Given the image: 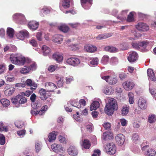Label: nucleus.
I'll list each match as a JSON object with an SVG mask.
<instances>
[{"instance_id":"f257e3e1","label":"nucleus","mask_w":156,"mask_h":156,"mask_svg":"<svg viewBox=\"0 0 156 156\" xmlns=\"http://www.w3.org/2000/svg\"><path fill=\"white\" fill-rule=\"evenodd\" d=\"M118 108L116 100L113 98L109 100L108 103L106 105L105 111L107 114L112 115L114 110H117Z\"/></svg>"},{"instance_id":"f03ea898","label":"nucleus","mask_w":156,"mask_h":156,"mask_svg":"<svg viewBox=\"0 0 156 156\" xmlns=\"http://www.w3.org/2000/svg\"><path fill=\"white\" fill-rule=\"evenodd\" d=\"M9 59L12 63L18 66L23 65L26 62L25 57L18 54L11 55Z\"/></svg>"},{"instance_id":"7ed1b4c3","label":"nucleus","mask_w":156,"mask_h":156,"mask_svg":"<svg viewBox=\"0 0 156 156\" xmlns=\"http://www.w3.org/2000/svg\"><path fill=\"white\" fill-rule=\"evenodd\" d=\"M106 152L108 154H114L116 152V147L115 144L111 143L107 144L105 147Z\"/></svg>"},{"instance_id":"20e7f679","label":"nucleus","mask_w":156,"mask_h":156,"mask_svg":"<svg viewBox=\"0 0 156 156\" xmlns=\"http://www.w3.org/2000/svg\"><path fill=\"white\" fill-rule=\"evenodd\" d=\"M149 42L145 41L139 42L138 43L133 42L132 45L133 48L139 50L140 47H143L144 48H146L147 45L149 44Z\"/></svg>"},{"instance_id":"39448f33","label":"nucleus","mask_w":156,"mask_h":156,"mask_svg":"<svg viewBox=\"0 0 156 156\" xmlns=\"http://www.w3.org/2000/svg\"><path fill=\"white\" fill-rule=\"evenodd\" d=\"M67 63L69 65L73 66H77L80 63V59L76 57H71L67 59Z\"/></svg>"},{"instance_id":"423d86ee","label":"nucleus","mask_w":156,"mask_h":156,"mask_svg":"<svg viewBox=\"0 0 156 156\" xmlns=\"http://www.w3.org/2000/svg\"><path fill=\"white\" fill-rule=\"evenodd\" d=\"M129 54L128 60L130 62H134L137 59L138 55L135 51H132L129 52Z\"/></svg>"},{"instance_id":"0eeeda50","label":"nucleus","mask_w":156,"mask_h":156,"mask_svg":"<svg viewBox=\"0 0 156 156\" xmlns=\"http://www.w3.org/2000/svg\"><path fill=\"white\" fill-rule=\"evenodd\" d=\"M16 36L19 39L23 40L24 38H28L29 36V33L27 30H23L20 31Z\"/></svg>"},{"instance_id":"6e6552de","label":"nucleus","mask_w":156,"mask_h":156,"mask_svg":"<svg viewBox=\"0 0 156 156\" xmlns=\"http://www.w3.org/2000/svg\"><path fill=\"white\" fill-rule=\"evenodd\" d=\"M136 29L140 31H147L149 29V26L146 23H139L136 25Z\"/></svg>"},{"instance_id":"1a4fd4ad","label":"nucleus","mask_w":156,"mask_h":156,"mask_svg":"<svg viewBox=\"0 0 156 156\" xmlns=\"http://www.w3.org/2000/svg\"><path fill=\"white\" fill-rule=\"evenodd\" d=\"M45 87L48 92L54 91L57 88V86L54 83L51 82H47L45 84Z\"/></svg>"},{"instance_id":"9d476101","label":"nucleus","mask_w":156,"mask_h":156,"mask_svg":"<svg viewBox=\"0 0 156 156\" xmlns=\"http://www.w3.org/2000/svg\"><path fill=\"white\" fill-rule=\"evenodd\" d=\"M147 101L144 98L140 97L138 101V106L142 109H145L147 108Z\"/></svg>"},{"instance_id":"9b49d317","label":"nucleus","mask_w":156,"mask_h":156,"mask_svg":"<svg viewBox=\"0 0 156 156\" xmlns=\"http://www.w3.org/2000/svg\"><path fill=\"white\" fill-rule=\"evenodd\" d=\"M122 85L124 88L127 90H132L134 87V83L129 81H127L124 82Z\"/></svg>"},{"instance_id":"f8f14e48","label":"nucleus","mask_w":156,"mask_h":156,"mask_svg":"<svg viewBox=\"0 0 156 156\" xmlns=\"http://www.w3.org/2000/svg\"><path fill=\"white\" fill-rule=\"evenodd\" d=\"M25 83L27 86L33 87H31L30 88L32 91L36 90L37 87V84L35 82H33L30 79H27L25 81Z\"/></svg>"},{"instance_id":"ddd939ff","label":"nucleus","mask_w":156,"mask_h":156,"mask_svg":"<svg viewBox=\"0 0 156 156\" xmlns=\"http://www.w3.org/2000/svg\"><path fill=\"white\" fill-rule=\"evenodd\" d=\"M68 154L72 156L76 155L78 153V150L74 146H70L67 149Z\"/></svg>"},{"instance_id":"4468645a","label":"nucleus","mask_w":156,"mask_h":156,"mask_svg":"<svg viewBox=\"0 0 156 156\" xmlns=\"http://www.w3.org/2000/svg\"><path fill=\"white\" fill-rule=\"evenodd\" d=\"M125 137L122 134H119L115 136L116 141L119 145H122L125 140Z\"/></svg>"},{"instance_id":"2eb2a0df","label":"nucleus","mask_w":156,"mask_h":156,"mask_svg":"<svg viewBox=\"0 0 156 156\" xmlns=\"http://www.w3.org/2000/svg\"><path fill=\"white\" fill-rule=\"evenodd\" d=\"M52 58L58 63L62 62L63 59V57L62 54L58 52L54 53L52 55Z\"/></svg>"},{"instance_id":"dca6fc26","label":"nucleus","mask_w":156,"mask_h":156,"mask_svg":"<svg viewBox=\"0 0 156 156\" xmlns=\"http://www.w3.org/2000/svg\"><path fill=\"white\" fill-rule=\"evenodd\" d=\"M39 23L38 22L34 21L29 22L28 24L29 28L33 30H35L37 29L39 26Z\"/></svg>"},{"instance_id":"f3484780","label":"nucleus","mask_w":156,"mask_h":156,"mask_svg":"<svg viewBox=\"0 0 156 156\" xmlns=\"http://www.w3.org/2000/svg\"><path fill=\"white\" fill-rule=\"evenodd\" d=\"M39 94L40 95V98L42 100H45L48 98L46 90L43 88L41 89L39 91Z\"/></svg>"},{"instance_id":"a211bd4d","label":"nucleus","mask_w":156,"mask_h":156,"mask_svg":"<svg viewBox=\"0 0 156 156\" xmlns=\"http://www.w3.org/2000/svg\"><path fill=\"white\" fill-rule=\"evenodd\" d=\"M112 35V34L110 33L100 34L96 37V38L97 40L105 39L111 37Z\"/></svg>"},{"instance_id":"6ab92c4d","label":"nucleus","mask_w":156,"mask_h":156,"mask_svg":"<svg viewBox=\"0 0 156 156\" xmlns=\"http://www.w3.org/2000/svg\"><path fill=\"white\" fill-rule=\"evenodd\" d=\"M147 72L148 76L151 80L154 81H156V77L152 69H148Z\"/></svg>"},{"instance_id":"aec40b11","label":"nucleus","mask_w":156,"mask_h":156,"mask_svg":"<svg viewBox=\"0 0 156 156\" xmlns=\"http://www.w3.org/2000/svg\"><path fill=\"white\" fill-rule=\"evenodd\" d=\"M84 49L87 52L92 53L95 51L97 50V48L94 46L88 45L85 46Z\"/></svg>"},{"instance_id":"412c9836","label":"nucleus","mask_w":156,"mask_h":156,"mask_svg":"<svg viewBox=\"0 0 156 156\" xmlns=\"http://www.w3.org/2000/svg\"><path fill=\"white\" fill-rule=\"evenodd\" d=\"M113 137V133L110 131H107L103 133V139L105 140H107L108 138H112Z\"/></svg>"},{"instance_id":"4be33fe9","label":"nucleus","mask_w":156,"mask_h":156,"mask_svg":"<svg viewBox=\"0 0 156 156\" xmlns=\"http://www.w3.org/2000/svg\"><path fill=\"white\" fill-rule=\"evenodd\" d=\"M99 105L100 104L98 101H94L90 106V110L91 111L94 110H96L99 107Z\"/></svg>"},{"instance_id":"5701e85b","label":"nucleus","mask_w":156,"mask_h":156,"mask_svg":"<svg viewBox=\"0 0 156 156\" xmlns=\"http://www.w3.org/2000/svg\"><path fill=\"white\" fill-rule=\"evenodd\" d=\"M41 48L43 55L44 56L48 55L51 52L50 49L46 45H43Z\"/></svg>"},{"instance_id":"b1692460","label":"nucleus","mask_w":156,"mask_h":156,"mask_svg":"<svg viewBox=\"0 0 156 156\" xmlns=\"http://www.w3.org/2000/svg\"><path fill=\"white\" fill-rule=\"evenodd\" d=\"M53 38V41L56 43L60 44L63 41L62 36L60 35H55Z\"/></svg>"},{"instance_id":"393cba45","label":"nucleus","mask_w":156,"mask_h":156,"mask_svg":"<svg viewBox=\"0 0 156 156\" xmlns=\"http://www.w3.org/2000/svg\"><path fill=\"white\" fill-rule=\"evenodd\" d=\"M15 90V89L13 87L10 88L5 90L4 94L6 96H10L12 94Z\"/></svg>"},{"instance_id":"a878e982","label":"nucleus","mask_w":156,"mask_h":156,"mask_svg":"<svg viewBox=\"0 0 156 156\" xmlns=\"http://www.w3.org/2000/svg\"><path fill=\"white\" fill-rule=\"evenodd\" d=\"M144 153L145 155L147 156H154L155 155L156 152L154 149L150 148L147 150Z\"/></svg>"},{"instance_id":"bb28decb","label":"nucleus","mask_w":156,"mask_h":156,"mask_svg":"<svg viewBox=\"0 0 156 156\" xmlns=\"http://www.w3.org/2000/svg\"><path fill=\"white\" fill-rule=\"evenodd\" d=\"M69 103L73 106L75 107L78 108H81V106L79 102L76 101V100L70 101Z\"/></svg>"},{"instance_id":"cd10ccee","label":"nucleus","mask_w":156,"mask_h":156,"mask_svg":"<svg viewBox=\"0 0 156 156\" xmlns=\"http://www.w3.org/2000/svg\"><path fill=\"white\" fill-rule=\"evenodd\" d=\"M49 138L48 141L50 142H51L55 140L56 137V135L55 134V132L53 131L51 133H49L48 136Z\"/></svg>"},{"instance_id":"c85d7f7f","label":"nucleus","mask_w":156,"mask_h":156,"mask_svg":"<svg viewBox=\"0 0 156 156\" xmlns=\"http://www.w3.org/2000/svg\"><path fill=\"white\" fill-rule=\"evenodd\" d=\"M0 102L2 105L5 107L9 106L10 104V101L5 98H3L1 100Z\"/></svg>"},{"instance_id":"c756f323","label":"nucleus","mask_w":156,"mask_h":156,"mask_svg":"<svg viewBox=\"0 0 156 156\" xmlns=\"http://www.w3.org/2000/svg\"><path fill=\"white\" fill-rule=\"evenodd\" d=\"M59 30L64 33L67 32L69 30V27L65 25H62L58 27Z\"/></svg>"},{"instance_id":"7c9ffc66","label":"nucleus","mask_w":156,"mask_h":156,"mask_svg":"<svg viewBox=\"0 0 156 156\" xmlns=\"http://www.w3.org/2000/svg\"><path fill=\"white\" fill-rule=\"evenodd\" d=\"M129 112V106L125 105L122 108L121 113L122 115H125L127 114Z\"/></svg>"},{"instance_id":"2f4dec72","label":"nucleus","mask_w":156,"mask_h":156,"mask_svg":"<svg viewBox=\"0 0 156 156\" xmlns=\"http://www.w3.org/2000/svg\"><path fill=\"white\" fill-rule=\"evenodd\" d=\"M83 144L84 148L86 149H89L91 146L90 143L88 139H85Z\"/></svg>"},{"instance_id":"473e14b6","label":"nucleus","mask_w":156,"mask_h":156,"mask_svg":"<svg viewBox=\"0 0 156 156\" xmlns=\"http://www.w3.org/2000/svg\"><path fill=\"white\" fill-rule=\"evenodd\" d=\"M19 104H22L25 103L27 101L26 98L23 95L19 94Z\"/></svg>"},{"instance_id":"72a5a7b5","label":"nucleus","mask_w":156,"mask_h":156,"mask_svg":"<svg viewBox=\"0 0 156 156\" xmlns=\"http://www.w3.org/2000/svg\"><path fill=\"white\" fill-rule=\"evenodd\" d=\"M14 34V30L11 28H8L7 30V34L10 37H13Z\"/></svg>"},{"instance_id":"f704fd0d","label":"nucleus","mask_w":156,"mask_h":156,"mask_svg":"<svg viewBox=\"0 0 156 156\" xmlns=\"http://www.w3.org/2000/svg\"><path fill=\"white\" fill-rule=\"evenodd\" d=\"M126 20L127 22H131L134 21L133 12H131L128 15Z\"/></svg>"},{"instance_id":"c9c22d12","label":"nucleus","mask_w":156,"mask_h":156,"mask_svg":"<svg viewBox=\"0 0 156 156\" xmlns=\"http://www.w3.org/2000/svg\"><path fill=\"white\" fill-rule=\"evenodd\" d=\"M70 0H63L62 5L65 9H67L70 6Z\"/></svg>"},{"instance_id":"e433bc0d","label":"nucleus","mask_w":156,"mask_h":156,"mask_svg":"<svg viewBox=\"0 0 156 156\" xmlns=\"http://www.w3.org/2000/svg\"><path fill=\"white\" fill-rule=\"evenodd\" d=\"M129 102L130 104H133L134 102V96L133 93L129 92L128 94Z\"/></svg>"},{"instance_id":"4c0bfd02","label":"nucleus","mask_w":156,"mask_h":156,"mask_svg":"<svg viewBox=\"0 0 156 156\" xmlns=\"http://www.w3.org/2000/svg\"><path fill=\"white\" fill-rule=\"evenodd\" d=\"M105 50L106 51H108L111 52H113L115 51L117 49L113 47H110L108 46L105 48Z\"/></svg>"},{"instance_id":"58836bf2","label":"nucleus","mask_w":156,"mask_h":156,"mask_svg":"<svg viewBox=\"0 0 156 156\" xmlns=\"http://www.w3.org/2000/svg\"><path fill=\"white\" fill-rule=\"evenodd\" d=\"M30 71L28 66H24V68H22L20 71V72L22 74H26L28 73Z\"/></svg>"},{"instance_id":"ea45409f","label":"nucleus","mask_w":156,"mask_h":156,"mask_svg":"<svg viewBox=\"0 0 156 156\" xmlns=\"http://www.w3.org/2000/svg\"><path fill=\"white\" fill-rule=\"evenodd\" d=\"M148 122L152 123L155 122L156 120V116L155 115H149L148 118Z\"/></svg>"},{"instance_id":"a19ab883","label":"nucleus","mask_w":156,"mask_h":156,"mask_svg":"<svg viewBox=\"0 0 156 156\" xmlns=\"http://www.w3.org/2000/svg\"><path fill=\"white\" fill-rule=\"evenodd\" d=\"M109 59V57L108 55H104L102 58L101 62L104 64H106L108 62Z\"/></svg>"},{"instance_id":"79ce46f5","label":"nucleus","mask_w":156,"mask_h":156,"mask_svg":"<svg viewBox=\"0 0 156 156\" xmlns=\"http://www.w3.org/2000/svg\"><path fill=\"white\" fill-rule=\"evenodd\" d=\"M66 83V84H69L73 80V78L72 76H69L65 78Z\"/></svg>"},{"instance_id":"37998d69","label":"nucleus","mask_w":156,"mask_h":156,"mask_svg":"<svg viewBox=\"0 0 156 156\" xmlns=\"http://www.w3.org/2000/svg\"><path fill=\"white\" fill-rule=\"evenodd\" d=\"M117 80L116 78L110 77L109 81V83L111 85L115 84L117 82Z\"/></svg>"},{"instance_id":"c03bdc74","label":"nucleus","mask_w":156,"mask_h":156,"mask_svg":"<svg viewBox=\"0 0 156 156\" xmlns=\"http://www.w3.org/2000/svg\"><path fill=\"white\" fill-rule=\"evenodd\" d=\"M79 113L78 112H76V114L73 115V116L74 119L76 121L80 122L82 120V119L79 115Z\"/></svg>"},{"instance_id":"a18cd8bd","label":"nucleus","mask_w":156,"mask_h":156,"mask_svg":"<svg viewBox=\"0 0 156 156\" xmlns=\"http://www.w3.org/2000/svg\"><path fill=\"white\" fill-rule=\"evenodd\" d=\"M5 143V137L2 134H0V144L1 145L4 144Z\"/></svg>"},{"instance_id":"49530a36","label":"nucleus","mask_w":156,"mask_h":156,"mask_svg":"<svg viewBox=\"0 0 156 156\" xmlns=\"http://www.w3.org/2000/svg\"><path fill=\"white\" fill-rule=\"evenodd\" d=\"M19 94L16 96L14 98H12L11 99V101L12 103L15 105L17 104L18 103H19Z\"/></svg>"},{"instance_id":"de8ad7c7","label":"nucleus","mask_w":156,"mask_h":156,"mask_svg":"<svg viewBox=\"0 0 156 156\" xmlns=\"http://www.w3.org/2000/svg\"><path fill=\"white\" fill-rule=\"evenodd\" d=\"M63 78L61 77L58 79L57 84L59 87H61L63 86Z\"/></svg>"},{"instance_id":"09e8293b","label":"nucleus","mask_w":156,"mask_h":156,"mask_svg":"<svg viewBox=\"0 0 156 156\" xmlns=\"http://www.w3.org/2000/svg\"><path fill=\"white\" fill-rule=\"evenodd\" d=\"M35 147L36 152H39L41 149V146L38 143H36L35 144Z\"/></svg>"},{"instance_id":"8fccbe9b","label":"nucleus","mask_w":156,"mask_h":156,"mask_svg":"<svg viewBox=\"0 0 156 156\" xmlns=\"http://www.w3.org/2000/svg\"><path fill=\"white\" fill-rule=\"evenodd\" d=\"M93 0H80L81 4L83 7L87 3L91 4Z\"/></svg>"},{"instance_id":"3c124183","label":"nucleus","mask_w":156,"mask_h":156,"mask_svg":"<svg viewBox=\"0 0 156 156\" xmlns=\"http://www.w3.org/2000/svg\"><path fill=\"white\" fill-rule=\"evenodd\" d=\"M101 77L102 79L105 80L107 82L109 83L110 76H104L103 75V73H102L101 75Z\"/></svg>"},{"instance_id":"603ef678","label":"nucleus","mask_w":156,"mask_h":156,"mask_svg":"<svg viewBox=\"0 0 156 156\" xmlns=\"http://www.w3.org/2000/svg\"><path fill=\"white\" fill-rule=\"evenodd\" d=\"M57 66L55 65H52L49 66L48 69L49 71L53 72L57 68Z\"/></svg>"},{"instance_id":"864d4df0","label":"nucleus","mask_w":156,"mask_h":156,"mask_svg":"<svg viewBox=\"0 0 156 156\" xmlns=\"http://www.w3.org/2000/svg\"><path fill=\"white\" fill-rule=\"evenodd\" d=\"M98 58H94L90 62L91 64L94 65H97L98 64Z\"/></svg>"},{"instance_id":"5fc2aeb1","label":"nucleus","mask_w":156,"mask_h":156,"mask_svg":"<svg viewBox=\"0 0 156 156\" xmlns=\"http://www.w3.org/2000/svg\"><path fill=\"white\" fill-rule=\"evenodd\" d=\"M56 147H57L56 148V150H55V152L56 153H58V152H61L62 151H63V148L61 145L58 144V146H57Z\"/></svg>"},{"instance_id":"6e6d98bb","label":"nucleus","mask_w":156,"mask_h":156,"mask_svg":"<svg viewBox=\"0 0 156 156\" xmlns=\"http://www.w3.org/2000/svg\"><path fill=\"white\" fill-rule=\"evenodd\" d=\"M14 16H17L19 19H20L21 18H22L23 20H24L25 19V17L21 13H17L15 14L14 15Z\"/></svg>"},{"instance_id":"4d7b16f0","label":"nucleus","mask_w":156,"mask_h":156,"mask_svg":"<svg viewBox=\"0 0 156 156\" xmlns=\"http://www.w3.org/2000/svg\"><path fill=\"white\" fill-rule=\"evenodd\" d=\"M28 66L29 69H30V71L35 70L36 68V64L35 63H34Z\"/></svg>"},{"instance_id":"13d9d810","label":"nucleus","mask_w":156,"mask_h":156,"mask_svg":"<svg viewBox=\"0 0 156 156\" xmlns=\"http://www.w3.org/2000/svg\"><path fill=\"white\" fill-rule=\"evenodd\" d=\"M77 44L71 45L70 46V49L73 51H75L79 49Z\"/></svg>"},{"instance_id":"bf43d9fd","label":"nucleus","mask_w":156,"mask_h":156,"mask_svg":"<svg viewBox=\"0 0 156 156\" xmlns=\"http://www.w3.org/2000/svg\"><path fill=\"white\" fill-rule=\"evenodd\" d=\"M15 126L19 128H22L23 126V124H22L20 122L17 121L15 123Z\"/></svg>"},{"instance_id":"052dcab7","label":"nucleus","mask_w":156,"mask_h":156,"mask_svg":"<svg viewBox=\"0 0 156 156\" xmlns=\"http://www.w3.org/2000/svg\"><path fill=\"white\" fill-rule=\"evenodd\" d=\"M103 126L105 129H109L111 127V124L108 122L104 123L103 124Z\"/></svg>"},{"instance_id":"680f3d73","label":"nucleus","mask_w":156,"mask_h":156,"mask_svg":"<svg viewBox=\"0 0 156 156\" xmlns=\"http://www.w3.org/2000/svg\"><path fill=\"white\" fill-rule=\"evenodd\" d=\"M120 47L121 49L122 50H126L128 48V47L125 44H121L120 45Z\"/></svg>"},{"instance_id":"e2e57ef3","label":"nucleus","mask_w":156,"mask_h":156,"mask_svg":"<svg viewBox=\"0 0 156 156\" xmlns=\"http://www.w3.org/2000/svg\"><path fill=\"white\" fill-rule=\"evenodd\" d=\"M34 114L35 115L39 114L40 115H43L45 113L44 112V110L43 111L41 109L40 111H34Z\"/></svg>"},{"instance_id":"0e129e2a","label":"nucleus","mask_w":156,"mask_h":156,"mask_svg":"<svg viewBox=\"0 0 156 156\" xmlns=\"http://www.w3.org/2000/svg\"><path fill=\"white\" fill-rule=\"evenodd\" d=\"M139 138V136L137 134H134L132 135V139L134 142L138 140Z\"/></svg>"},{"instance_id":"69168bd1","label":"nucleus","mask_w":156,"mask_h":156,"mask_svg":"<svg viewBox=\"0 0 156 156\" xmlns=\"http://www.w3.org/2000/svg\"><path fill=\"white\" fill-rule=\"evenodd\" d=\"M80 25V24L78 23H69V25L72 27L73 28H76L77 27Z\"/></svg>"},{"instance_id":"338daca9","label":"nucleus","mask_w":156,"mask_h":156,"mask_svg":"<svg viewBox=\"0 0 156 156\" xmlns=\"http://www.w3.org/2000/svg\"><path fill=\"white\" fill-rule=\"evenodd\" d=\"M36 37L37 39L40 41L42 40V33L41 32H38L36 35Z\"/></svg>"},{"instance_id":"774afa93","label":"nucleus","mask_w":156,"mask_h":156,"mask_svg":"<svg viewBox=\"0 0 156 156\" xmlns=\"http://www.w3.org/2000/svg\"><path fill=\"white\" fill-rule=\"evenodd\" d=\"M26 133V130L23 129L20 131H18L17 132V133L19 136H21L25 134Z\"/></svg>"}]
</instances>
